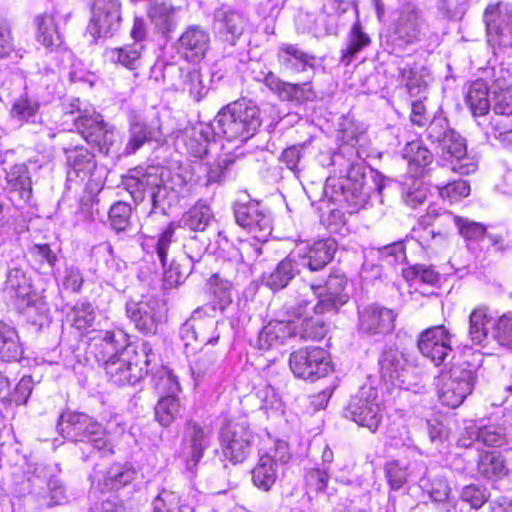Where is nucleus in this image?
<instances>
[{"label":"nucleus","mask_w":512,"mask_h":512,"mask_svg":"<svg viewBox=\"0 0 512 512\" xmlns=\"http://www.w3.org/2000/svg\"><path fill=\"white\" fill-rule=\"evenodd\" d=\"M26 261L17 256L8 264L4 293L13 301L20 312H29L40 303L38 295L33 291L31 281L26 276Z\"/></svg>","instance_id":"obj_12"},{"label":"nucleus","mask_w":512,"mask_h":512,"mask_svg":"<svg viewBox=\"0 0 512 512\" xmlns=\"http://www.w3.org/2000/svg\"><path fill=\"white\" fill-rule=\"evenodd\" d=\"M260 125L258 107L245 99L228 104L211 123L216 137L241 142L252 137Z\"/></svg>","instance_id":"obj_4"},{"label":"nucleus","mask_w":512,"mask_h":512,"mask_svg":"<svg viewBox=\"0 0 512 512\" xmlns=\"http://www.w3.org/2000/svg\"><path fill=\"white\" fill-rule=\"evenodd\" d=\"M297 328L295 324L288 320L270 321L259 332L257 346L259 349H271L281 346L290 338L295 337Z\"/></svg>","instance_id":"obj_30"},{"label":"nucleus","mask_w":512,"mask_h":512,"mask_svg":"<svg viewBox=\"0 0 512 512\" xmlns=\"http://www.w3.org/2000/svg\"><path fill=\"white\" fill-rule=\"evenodd\" d=\"M6 179L13 189L19 191V195L23 200H29L31 196V181L25 165L13 166L7 172Z\"/></svg>","instance_id":"obj_50"},{"label":"nucleus","mask_w":512,"mask_h":512,"mask_svg":"<svg viewBox=\"0 0 512 512\" xmlns=\"http://www.w3.org/2000/svg\"><path fill=\"white\" fill-rule=\"evenodd\" d=\"M384 471L390 488L396 491L409 481H422L426 466L423 461L417 459L410 462L392 460L385 464Z\"/></svg>","instance_id":"obj_26"},{"label":"nucleus","mask_w":512,"mask_h":512,"mask_svg":"<svg viewBox=\"0 0 512 512\" xmlns=\"http://www.w3.org/2000/svg\"><path fill=\"white\" fill-rule=\"evenodd\" d=\"M216 138L211 124H198L187 130L182 138L187 153L202 158L208 153L209 143Z\"/></svg>","instance_id":"obj_33"},{"label":"nucleus","mask_w":512,"mask_h":512,"mask_svg":"<svg viewBox=\"0 0 512 512\" xmlns=\"http://www.w3.org/2000/svg\"><path fill=\"white\" fill-rule=\"evenodd\" d=\"M338 140L341 142L338 152H335L331 161L333 165L341 164L345 153L349 154L347 159L346 175L328 177L325 184V194L340 205L346 206L349 213H354L366 207L370 199L379 194L383 186L371 174H366V168L352 159L354 156L361 158L356 145L361 141L363 135L359 133L353 124L338 131Z\"/></svg>","instance_id":"obj_1"},{"label":"nucleus","mask_w":512,"mask_h":512,"mask_svg":"<svg viewBox=\"0 0 512 512\" xmlns=\"http://www.w3.org/2000/svg\"><path fill=\"white\" fill-rule=\"evenodd\" d=\"M72 326L80 331H84L93 325L95 314L93 307L88 302L77 303L69 315Z\"/></svg>","instance_id":"obj_55"},{"label":"nucleus","mask_w":512,"mask_h":512,"mask_svg":"<svg viewBox=\"0 0 512 512\" xmlns=\"http://www.w3.org/2000/svg\"><path fill=\"white\" fill-rule=\"evenodd\" d=\"M295 298L287 302L283 306V313L285 317H288V320L291 323L295 324L297 328V332L295 333V337H299L302 340H320L322 339L328 332V325L323 320V314H316L312 306L314 303L308 305L305 310L302 309V313L300 315L292 314L287 311V306L289 304H294Z\"/></svg>","instance_id":"obj_24"},{"label":"nucleus","mask_w":512,"mask_h":512,"mask_svg":"<svg viewBox=\"0 0 512 512\" xmlns=\"http://www.w3.org/2000/svg\"><path fill=\"white\" fill-rule=\"evenodd\" d=\"M494 339L500 346L512 350V313L511 312L503 314L495 322Z\"/></svg>","instance_id":"obj_57"},{"label":"nucleus","mask_w":512,"mask_h":512,"mask_svg":"<svg viewBox=\"0 0 512 512\" xmlns=\"http://www.w3.org/2000/svg\"><path fill=\"white\" fill-rule=\"evenodd\" d=\"M488 497L487 489L477 484L464 486L460 492L461 500L468 503L473 509L481 508L487 502Z\"/></svg>","instance_id":"obj_59"},{"label":"nucleus","mask_w":512,"mask_h":512,"mask_svg":"<svg viewBox=\"0 0 512 512\" xmlns=\"http://www.w3.org/2000/svg\"><path fill=\"white\" fill-rule=\"evenodd\" d=\"M122 183L135 202L143 201L148 195L154 208L162 207L169 194L163 182L162 169L156 166L131 169Z\"/></svg>","instance_id":"obj_8"},{"label":"nucleus","mask_w":512,"mask_h":512,"mask_svg":"<svg viewBox=\"0 0 512 512\" xmlns=\"http://www.w3.org/2000/svg\"><path fill=\"white\" fill-rule=\"evenodd\" d=\"M479 441L489 447H501L507 443L506 429L499 424L479 425Z\"/></svg>","instance_id":"obj_54"},{"label":"nucleus","mask_w":512,"mask_h":512,"mask_svg":"<svg viewBox=\"0 0 512 512\" xmlns=\"http://www.w3.org/2000/svg\"><path fill=\"white\" fill-rule=\"evenodd\" d=\"M426 136L437 144L438 153L449 169L460 175H469L478 169V160L467 153L465 139L449 128L445 118L433 119L426 129Z\"/></svg>","instance_id":"obj_3"},{"label":"nucleus","mask_w":512,"mask_h":512,"mask_svg":"<svg viewBox=\"0 0 512 512\" xmlns=\"http://www.w3.org/2000/svg\"><path fill=\"white\" fill-rule=\"evenodd\" d=\"M263 82L267 88L276 93L282 100L304 102L315 98V92L310 82L292 84L282 81L273 72L265 74Z\"/></svg>","instance_id":"obj_29"},{"label":"nucleus","mask_w":512,"mask_h":512,"mask_svg":"<svg viewBox=\"0 0 512 512\" xmlns=\"http://www.w3.org/2000/svg\"><path fill=\"white\" fill-rule=\"evenodd\" d=\"M187 437L190 443V456L186 462V469L193 475L195 474L196 466L203 457L204 451L210 446L212 430L190 422L187 428Z\"/></svg>","instance_id":"obj_32"},{"label":"nucleus","mask_w":512,"mask_h":512,"mask_svg":"<svg viewBox=\"0 0 512 512\" xmlns=\"http://www.w3.org/2000/svg\"><path fill=\"white\" fill-rule=\"evenodd\" d=\"M75 113L77 115L73 118L74 125L88 143L96 146L104 154L118 149L119 132L106 123L93 107L82 108L80 100L73 99L65 107V114L68 116Z\"/></svg>","instance_id":"obj_5"},{"label":"nucleus","mask_w":512,"mask_h":512,"mask_svg":"<svg viewBox=\"0 0 512 512\" xmlns=\"http://www.w3.org/2000/svg\"><path fill=\"white\" fill-rule=\"evenodd\" d=\"M452 335L444 325H437L424 330L418 338V349L436 366L443 364L452 353Z\"/></svg>","instance_id":"obj_22"},{"label":"nucleus","mask_w":512,"mask_h":512,"mask_svg":"<svg viewBox=\"0 0 512 512\" xmlns=\"http://www.w3.org/2000/svg\"><path fill=\"white\" fill-rule=\"evenodd\" d=\"M337 243L332 238L320 239L312 244H300L292 251L300 268L307 267L310 271L323 269L333 258Z\"/></svg>","instance_id":"obj_23"},{"label":"nucleus","mask_w":512,"mask_h":512,"mask_svg":"<svg viewBox=\"0 0 512 512\" xmlns=\"http://www.w3.org/2000/svg\"><path fill=\"white\" fill-rule=\"evenodd\" d=\"M306 148V143L287 147L280 154V163L294 175H298L305 168Z\"/></svg>","instance_id":"obj_49"},{"label":"nucleus","mask_w":512,"mask_h":512,"mask_svg":"<svg viewBox=\"0 0 512 512\" xmlns=\"http://www.w3.org/2000/svg\"><path fill=\"white\" fill-rule=\"evenodd\" d=\"M447 217L454 222L460 235L466 240L469 249H474V245H477L480 250L485 249L486 227L483 224L451 214Z\"/></svg>","instance_id":"obj_41"},{"label":"nucleus","mask_w":512,"mask_h":512,"mask_svg":"<svg viewBox=\"0 0 512 512\" xmlns=\"http://www.w3.org/2000/svg\"><path fill=\"white\" fill-rule=\"evenodd\" d=\"M216 360V355L213 352H202L190 363L191 376L195 385L211 373L213 365Z\"/></svg>","instance_id":"obj_52"},{"label":"nucleus","mask_w":512,"mask_h":512,"mask_svg":"<svg viewBox=\"0 0 512 512\" xmlns=\"http://www.w3.org/2000/svg\"><path fill=\"white\" fill-rule=\"evenodd\" d=\"M476 374L474 366L464 361L455 363L449 370L442 371L437 381L440 402L450 408L460 406L471 394Z\"/></svg>","instance_id":"obj_9"},{"label":"nucleus","mask_w":512,"mask_h":512,"mask_svg":"<svg viewBox=\"0 0 512 512\" xmlns=\"http://www.w3.org/2000/svg\"><path fill=\"white\" fill-rule=\"evenodd\" d=\"M236 223L259 241H267L272 232V219L269 212L256 201L237 202L234 206Z\"/></svg>","instance_id":"obj_19"},{"label":"nucleus","mask_w":512,"mask_h":512,"mask_svg":"<svg viewBox=\"0 0 512 512\" xmlns=\"http://www.w3.org/2000/svg\"><path fill=\"white\" fill-rule=\"evenodd\" d=\"M277 59L280 66L292 74L311 71L313 75L317 67L316 57L306 53L295 44H281L277 53Z\"/></svg>","instance_id":"obj_27"},{"label":"nucleus","mask_w":512,"mask_h":512,"mask_svg":"<svg viewBox=\"0 0 512 512\" xmlns=\"http://www.w3.org/2000/svg\"><path fill=\"white\" fill-rule=\"evenodd\" d=\"M493 316L486 306H478L469 315V337L473 344L482 345L488 336V324Z\"/></svg>","instance_id":"obj_43"},{"label":"nucleus","mask_w":512,"mask_h":512,"mask_svg":"<svg viewBox=\"0 0 512 512\" xmlns=\"http://www.w3.org/2000/svg\"><path fill=\"white\" fill-rule=\"evenodd\" d=\"M486 32H502L512 29V13L502 1L489 3L483 12Z\"/></svg>","instance_id":"obj_38"},{"label":"nucleus","mask_w":512,"mask_h":512,"mask_svg":"<svg viewBox=\"0 0 512 512\" xmlns=\"http://www.w3.org/2000/svg\"><path fill=\"white\" fill-rule=\"evenodd\" d=\"M402 156L407 160L410 171L421 174L417 169H424L433 161V154L420 141H411L405 145Z\"/></svg>","instance_id":"obj_45"},{"label":"nucleus","mask_w":512,"mask_h":512,"mask_svg":"<svg viewBox=\"0 0 512 512\" xmlns=\"http://www.w3.org/2000/svg\"><path fill=\"white\" fill-rule=\"evenodd\" d=\"M131 207L124 202H117L109 210V219L112 228L121 232L129 226Z\"/></svg>","instance_id":"obj_63"},{"label":"nucleus","mask_w":512,"mask_h":512,"mask_svg":"<svg viewBox=\"0 0 512 512\" xmlns=\"http://www.w3.org/2000/svg\"><path fill=\"white\" fill-rule=\"evenodd\" d=\"M157 355L149 342H143L138 350H131L126 356H118L104 365L108 380L116 386L135 385L156 365Z\"/></svg>","instance_id":"obj_6"},{"label":"nucleus","mask_w":512,"mask_h":512,"mask_svg":"<svg viewBox=\"0 0 512 512\" xmlns=\"http://www.w3.org/2000/svg\"><path fill=\"white\" fill-rule=\"evenodd\" d=\"M172 12L173 9L164 3H155L149 7L148 16L157 28L169 31L172 28Z\"/></svg>","instance_id":"obj_64"},{"label":"nucleus","mask_w":512,"mask_h":512,"mask_svg":"<svg viewBox=\"0 0 512 512\" xmlns=\"http://www.w3.org/2000/svg\"><path fill=\"white\" fill-rule=\"evenodd\" d=\"M478 473L487 480L497 481L505 477L509 470L505 458L494 451H482L477 461Z\"/></svg>","instance_id":"obj_36"},{"label":"nucleus","mask_w":512,"mask_h":512,"mask_svg":"<svg viewBox=\"0 0 512 512\" xmlns=\"http://www.w3.org/2000/svg\"><path fill=\"white\" fill-rule=\"evenodd\" d=\"M153 512H192L187 504H182L178 493L163 489L152 502Z\"/></svg>","instance_id":"obj_48"},{"label":"nucleus","mask_w":512,"mask_h":512,"mask_svg":"<svg viewBox=\"0 0 512 512\" xmlns=\"http://www.w3.org/2000/svg\"><path fill=\"white\" fill-rule=\"evenodd\" d=\"M209 245L207 238L197 235L190 236L183 243V250L187 258L194 264L198 263L205 255Z\"/></svg>","instance_id":"obj_62"},{"label":"nucleus","mask_w":512,"mask_h":512,"mask_svg":"<svg viewBox=\"0 0 512 512\" xmlns=\"http://www.w3.org/2000/svg\"><path fill=\"white\" fill-rule=\"evenodd\" d=\"M403 276L408 282H421L435 285L440 281L441 275L433 266L416 264L403 269Z\"/></svg>","instance_id":"obj_51"},{"label":"nucleus","mask_w":512,"mask_h":512,"mask_svg":"<svg viewBox=\"0 0 512 512\" xmlns=\"http://www.w3.org/2000/svg\"><path fill=\"white\" fill-rule=\"evenodd\" d=\"M428 195L424 182L417 177H407L402 184V199L407 206L416 208L423 204Z\"/></svg>","instance_id":"obj_47"},{"label":"nucleus","mask_w":512,"mask_h":512,"mask_svg":"<svg viewBox=\"0 0 512 512\" xmlns=\"http://www.w3.org/2000/svg\"><path fill=\"white\" fill-rule=\"evenodd\" d=\"M226 168V159H217L213 162L197 163L194 167V169H199V171L205 173L207 184L218 183L222 181Z\"/></svg>","instance_id":"obj_60"},{"label":"nucleus","mask_w":512,"mask_h":512,"mask_svg":"<svg viewBox=\"0 0 512 512\" xmlns=\"http://www.w3.org/2000/svg\"><path fill=\"white\" fill-rule=\"evenodd\" d=\"M136 475L135 469L117 464L113 465L106 474L102 476L103 479H101L98 474H95L93 476V482L97 478L99 485H102V490H117L134 481Z\"/></svg>","instance_id":"obj_42"},{"label":"nucleus","mask_w":512,"mask_h":512,"mask_svg":"<svg viewBox=\"0 0 512 512\" xmlns=\"http://www.w3.org/2000/svg\"><path fill=\"white\" fill-rule=\"evenodd\" d=\"M290 458L288 445L278 440L274 447L262 454L252 470V482L262 491H269L276 483L280 464H285Z\"/></svg>","instance_id":"obj_17"},{"label":"nucleus","mask_w":512,"mask_h":512,"mask_svg":"<svg viewBox=\"0 0 512 512\" xmlns=\"http://www.w3.org/2000/svg\"><path fill=\"white\" fill-rule=\"evenodd\" d=\"M38 109L39 103L24 95L14 103L11 114L19 121L35 122Z\"/></svg>","instance_id":"obj_56"},{"label":"nucleus","mask_w":512,"mask_h":512,"mask_svg":"<svg viewBox=\"0 0 512 512\" xmlns=\"http://www.w3.org/2000/svg\"><path fill=\"white\" fill-rule=\"evenodd\" d=\"M129 132V140L124 148L126 155L134 154L147 141L158 142L161 139V132L158 128L143 122H132Z\"/></svg>","instance_id":"obj_39"},{"label":"nucleus","mask_w":512,"mask_h":512,"mask_svg":"<svg viewBox=\"0 0 512 512\" xmlns=\"http://www.w3.org/2000/svg\"><path fill=\"white\" fill-rule=\"evenodd\" d=\"M92 254L97 258H102L104 267L102 273L105 277L114 279L125 267V264L113 253V247L109 242H103L92 249Z\"/></svg>","instance_id":"obj_46"},{"label":"nucleus","mask_w":512,"mask_h":512,"mask_svg":"<svg viewBox=\"0 0 512 512\" xmlns=\"http://www.w3.org/2000/svg\"><path fill=\"white\" fill-rule=\"evenodd\" d=\"M155 388L159 393H167L155 406V419L160 425L167 427L180 413V403L175 396L180 390V385L171 372L162 368L155 376Z\"/></svg>","instance_id":"obj_18"},{"label":"nucleus","mask_w":512,"mask_h":512,"mask_svg":"<svg viewBox=\"0 0 512 512\" xmlns=\"http://www.w3.org/2000/svg\"><path fill=\"white\" fill-rule=\"evenodd\" d=\"M214 222V215L211 208L203 203H196L186 211L178 223H170L160 235L156 253L163 268L168 264V250L172 243L177 227L188 229L193 232H203Z\"/></svg>","instance_id":"obj_10"},{"label":"nucleus","mask_w":512,"mask_h":512,"mask_svg":"<svg viewBox=\"0 0 512 512\" xmlns=\"http://www.w3.org/2000/svg\"><path fill=\"white\" fill-rule=\"evenodd\" d=\"M466 104L474 116L487 114L491 107V101L485 82L478 80L471 84L466 96Z\"/></svg>","instance_id":"obj_44"},{"label":"nucleus","mask_w":512,"mask_h":512,"mask_svg":"<svg viewBox=\"0 0 512 512\" xmlns=\"http://www.w3.org/2000/svg\"><path fill=\"white\" fill-rule=\"evenodd\" d=\"M289 366L293 374L300 379L315 381L331 371L328 352L321 347H307L291 353Z\"/></svg>","instance_id":"obj_16"},{"label":"nucleus","mask_w":512,"mask_h":512,"mask_svg":"<svg viewBox=\"0 0 512 512\" xmlns=\"http://www.w3.org/2000/svg\"><path fill=\"white\" fill-rule=\"evenodd\" d=\"M253 235L248 239H240L236 247L238 253V260L241 262L255 261L262 253V243Z\"/></svg>","instance_id":"obj_58"},{"label":"nucleus","mask_w":512,"mask_h":512,"mask_svg":"<svg viewBox=\"0 0 512 512\" xmlns=\"http://www.w3.org/2000/svg\"><path fill=\"white\" fill-rule=\"evenodd\" d=\"M346 286L347 279L341 274L330 275L324 286L302 283L295 293V303L289 304L287 311L300 315L312 303L316 314L336 311L349 300Z\"/></svg>","instance_id":"obj_2"},{"label":"nucleus","mask_w":512,"mask_h":512,"mask_svg":"<svg viewBox=\"0 0 512 512\" xmlns=\"http://www.w3.org/2000/svg\"><path fill=\"white\" fill-rule=\"evenodd\" d=\"M223 457L232 464L244 462L252 452L255 435L245 419L230 420L220 430Z\"/></svg>","instance_id":"obj_11"},{"label":"nucleus","mask_w":512,"mask_h":512,"mask_svg":"<svg viewBox=\"0 0 512 512\" xmlns=\"http://www.w3.org/2000/svg\"><path fill=\"white\" fill-rule=\"evenodd\" d=\"M381 408L378 391L371 385L364 384L351 396L345 410V416L360 426L375 431L381 421Z\"/></svg>","instance_id":"obj_15"},{"label":"nucleus","mask_w":512,"mask_h":512,"mask_svg":"<svg viewBox=\"0 0 512 512\" xmlns=\"http://www.w3.org/2000/svg\"><path fill=\"white\" fill-rule=\"evenodd\" d=\"M436 189L441 198L449 202H456L470 194V185L465 180H457L450 183H436Z\"/></svg>","instance_id":"obj_53"},{"label":"nucleus","mask_w":512,"mask_h":512,"mask_svg":"<svg viewBox=\"0 0 512 512\" xmlns=\"http://www.w3.org/2000/svg\"><path fill=\"white\" fill-rule=\"evenodd\" d=\"M183 90L187 91L195 101H200L208 91L203 84L200 72L197 70L189 71L184 75Z\"/></svg>","instance_id":"obj_61"},{"label":"nucleus","mask_w":512,"mask_h":512,"mask_svg":"<svg viewBox=\"0 0 512 512\" xmlns=\"http://www.w3.org/2000/svg\"><path fill=\"white\" fill-rule=\"evenodd\" d=\"M212 300L211 304L202 306L207 312L212 313L216 310L224 312L233 301L232 295V283L228 280L219 278L218 275H214L210 279Z\"/></svg>","instance_id":"obj_40"},{"label":"nucleus","mask_w":512,"mask_h":512,"mask_svg":"<svg viewBox=\"0 0 512 512\" xmlns=\"http://www.w3.org/2000/svg\"><path fill=\"white\" fill-rule=\"evenodd\" d=\"M57 430L64 439L79 442L103 455L112 453L102 424L85 413L67 411L60 415Z\"/></svg>","instance_id":"obj_7"},{"label":"nucleus","mask_w":512,"mask_h":512,"mask_svg":"<svg viewBox=\"0 0 512 512\" xmlns=\"http://www.w3.org/2000/svg\"><path fill=\"white\" fill-rule=\"evenodd\" d=\"M397 313L379 304H370L358 310L359 332L368 336H384L395 328Z\"/></svg>","instance_id":"obj_21"},{"label":"nucleus","mask_w":512,"mask_h":512,"mask_svg":"<svg viewBox=\"0 0 512 512\" xmlns=\"http://www.w3.org/2000/svg\"><path fill=\"white\" fill-rule=\"evenodd\" d=\"M399 75L405 83L407 92L411 97H424L426 95L430 74L427 68L420 65L405 63L399 68Z\"/></svg>","instance_id":"obj_35"},{"label":"nucleus","mask_w":512,"mask_h":512,"mask_svg":"<svg viewBox=\"0 0 512 512\" xmlns=\"http://www.w3.org/2000/svg\"><path fill=\"white\" fill-rule=\"evenodd\" d=\"M120 5L117 0H98L93 9L90 29L94 32H112L119 29Z\"/></svg>","instance_id":"obj_31"},{"label":"nucleus","mask_w":512,"mask_h":512,"mask_svg":"<svg viewBox=\"0 0 512 512\" xmlns=\"http://www.w3.org/2000/svg\"><path fill=\"white\" fill-rule=\"evenodd\" d=\"M126 313L139 331L155 334L164 318V305L157 298L145 296L138 301H128Z\"/></svg>","instance_id":"obj_20"},{"label":"nucleus","mask_w":512,"mask_h":512,"mask_svg":"<svg viewBox=\"0 0 512 512\" xmlns=\"http://www.w3.org/2000/svg\"><path fill=\"white\" fill-rule=\"evenodd\" d=\"M23 355V347L17 330L0 320V360L16 362Z\"/></svg>","instance_id":"obj_37"},{"label":"nucleus","mask_w":512,"mask_h":512,"mask_svg":"<svg viewBox=\"0 0 512 512\" xmlns=\"http://www.w3.org/2000/svg\"><path fill=\"white\" fill-rule=\"evenodd\" d=\"M93 346L97 361L103 365L118 356H126L129 351L133 350L129 345L128 335L121 329L100 331L98 342H95Z\"/></svg>","instance_id":"obj_25"},{"label":"nucleus","mask_w":512,"mask_h":512,"mask_svg":"<svg viewBox=\"0 0 512 512\" xmlns=\"http://www.w3.org/2000/svg\"><path fill=\"white\" fill-rule=\"evenodd\" d=\"M300 271V264L291 252L273 271L263 275V283L271 290L278 291L285 288Z\"/></svg>","instance_id":"obj_34"},{"label":"nucleus","mask_w":512,"mask_h":512,"mask_svg":"<svg viewBox=\"0 0 512 512\" xmlns=\"http://www.w3.org/2000/svg\"><path fill=\"white\" fill-rule=\"evenodd\" d=\"M69 181L86 182L91 193L100 192L104 186V170L97 167L94 154L80 146L65 149Z\"/></svg>","instance_id":"obj_13"},{"label":"nucleus","mask_w":512,"mask_h":512,"mask_svg":"<svg viewBox=\"0 0 512 512\" xmlns=\"http://www.w3.org/2000/svg\"><path fill=\"white\" fill-rule=\"evenodd\" d=\"M218 321L203 308L193 311L191 317L181 326L180 336L186 347L201 351L207 345L214 346L218 343L220 333L217 329Z\"/></svg>","instance_id":"obj_14"},{"label":"nucleus","mask_w":512,"mask_h":512,"mask_svg":"<svg viewBox=\"0 0 512 512\" xmlns=\"http://www.w3.org/2000/svg\"><path fill=\"white\" fill-rule=\"evenodd\" d=\"M379 367L384 380L390 381L399 388L407 389V359L401 351L391 347L383 350L379 358Z\"/></svg>","instance_id":"obj_28"}]
</instances>
